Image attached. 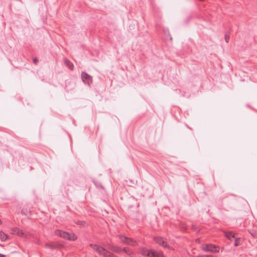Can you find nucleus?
Returning <instances> with one entry per match:
<instances>
[{"instance_id": "1", "label": "nucleus", "mask_w": 257, "mask_h": 257, "mask_svg": "<svg viewBox=\"0 0 257 257\" xmlns=\"http://www.w3.org/2000/svg\"><path fill=\"white\" fill-rule=\"evenodd\" d=\"M90 246L94 251L105 257H118L99 245L90 244Z\"/></svg>"}, {"instance_id": "2", "label": "nucleus", "mask_w": 257, "mask_h": 257, "mask_svg": "<svg viewBox=\"0 0 257 257\" xmlns=\"http://www.w3.org/2000/svg\"><path fill=\"white\" fill-rule=\"evenodd\" d=\"M55 234L70 241H75L77 239L76 235L73 233H69L61 230H57L55 232Z\"/></svg>"}, {"instance_id": "3", "label": "nucleus", "mask_w": 257, "mask_h": 257, "mask_svg": "<svg viewBox=\"0 0 257 257\" xmlns=\"http://www.w3.org/2000/svg\"><path fill=\"white\" fill-rule=\"evenodd\" d=\"M202 248L204 251H210L212 252H218L219 249L218 246L211 243L203 245Z\"/></svg>"}, {"instance_id": "4", "label": "nucleus", "mask_w": 257, "mask_h": 257, "mask_svg": "<svg viewBox=\"0 0 257 257\" xmlns=\"http://www.w3.org/2000/svg\"><path fill=\"white\" fill-rule=\"evenodd\" d=\"M143 255L147 257H159V253L153 249H148L143 248L141 250Z\"/></svg>"}, {"instance_id": "5", "label": "nucleus", "mask_w": 257, "mask_h": 257, "mask_svg": "<svg viewBox=\"0 0 257 257\" xmlns=\"http://www.w3.org/2000/svg\"><path fill=\"white\" fill-rule=\"evenodd\" d=\"M119 238L122 242L125 244L133 246H134L136 244V242L135 241H134L132 239L128 238L123 235H119Z\"/></svg>"}, {"instance_id": "6", "label": "nucleus", "mask_w": 257, "mask_h": 257, "mask_svg": "<svg viewBox=\"0 0 257 257\" xmlns=\"http://www.w3.org/2000/svg\"><path fill=\"white\" fill-rule=\"evenodd\" d=\"M11 233L13 234H16L21 237H26V233L22 230L17 227H14L11 230Z\"/></svg>"}, {"instance_id": "7", "label": "nucleus", "mask_w": 257, "mask_h": 257, "mask_svg": "<svg viewBox=\"0 0 257 257\" xmlns=\"http://www.w3.org/2000/svg\"><path fill=\"white\" fill-rule=\"evenodd\" d=\"M108 247V249L111 251L117 253H120L121 252H123V248H121L120 246L117 245L109 244Z\"/></svg>"}, {"instance_id": "8", "label": "nucleus", "mask_w": 257, "mask_h": 257, "mask_svg": "<svg viewBox=\"0 0 257 257\" xmlns=\"http://www.w3.org/2000/svg\"><path fill=\"white\" fill-rule=\"evenodd\" d=\"M81 78H82V81L88 84H89V83L92 82L91 77L90 75H89L88 74H87L85 72L82 73Z\"/></svg>"}, {"instance_id": "9", "label": "nucleus", "mask_w": 257, "mask_h": 257, "mask_svg": "<svg viewBox=\"0 0 257 257\" xmlns=\"http://www.w3.org/2000/svg\"><path fill=\"white\" fill-rule=\"evenodd\" d=\"M164 37V40L166 41H170L171 42L172 41V38L170 34V33L168 30H163Z\"/></svg>"}, {"instance_id": "10", "label": "nucleus", "mask_w": 257, "mask_h": 257, "mask_svg": "<svg viewBox=\"0 0 257 257\" xmlns=\"http://www.w3.org/2000/svg\"><path fill=\"white\" fill-rule=\"evenodd\" d=\"M9 238V236L2 231H0V239L4 241Z\"/></svg>"}, {"instance_id": "11", "label": "nucleus", "mask_w": 257, "mask_h": 257, "mask_svg": "<svg viewBox=\"0 0 257 257\" xmlns=\"http://www.w3.org/2000/svg\"><path fill=\"white\" fill-rule=\"evenodd\" d=\"M236 234L233 233L232 232H226L225 236L229 239L231 240L232 238H235Z\"/></svg>"}, {"instance_id": "12", "label": "nucleus", "mask_w": 257, "mask_h": 257, "mask_svg": "<svg viewBox=\"0 0 257 257\" xmlns=\"http://www.w3.org/2000/svg\"><path fill=\"white\" fill-rule=\"evenodd\" d=\"M123 252H124L129 255H131L133 254V251L128 248H123Z\"/></svg>"}, {"instance_id": "13", "label": "nucleus", "mask_w": 257, "mask_h": 257, "mask_svg": "<svg viewBox=\"0 0 257 257\" xmlns=\"http://www.w3.org/2000/svg\"><path fill=\"white\" fill-rule=\"evenodd\" d=\"M234 238L235 239V241H234V245L235 246H238L240 244V238H237L236 237Z\"/></svg>"}, {"instance_id": "14", "label": "nucleus", "mask_w": 257, "mask_h": 257, "mask_svg": "<svg viewBox=\"0 0 257 257\" xmlns=\"http://www.w3.org/2000/svg\"><path fill=\"white\" fill-rule=\"evenodd\" d=\"M224 38H225V42L226 43H228L229 42V38H230V33L229 32H227L225 33Z\"/></svg>"}, {"instance_id": "15", "label": "nucleus", "mask_w": 257, "mask_h": 257, "mask_svg": "<svg viewBox=\"0 0 257 257\" xmlns=\"http://www.w3.org/2000/svg\"><path fill=\"white\" fill-rule=\"evenodd\" d=\"M65 63L67 65V66L69 67V68L71 70H73L74 66H73V64L72 63H71L70 62H69L68 60H66L65 61Z\"/></svg>"}, {"instance_id": "16", "label": "nucleus", "mask_w": 257, "mask_h": 257, "mask_svg": "<svg viewBox=\"0 0 257 257\" xmlns=\"http://www.w3.org/2000/svg\"><path fill=\"white\" fill-rule=\"evenodd\" d=\"M162 246L166 248H170V246L167 244L166 242H165L164 241H162Z\"/></svg>"}, {"instance_id": "17", "label": "nucleus", "mask_w": 257, "mask_h": 257, "mask_svg": "<svg viewBox=\"0 0 257 257\" xmlns=\"http://www.w3.org/2000/svg\"><path fill=\"white\" fill-rule=\"evenodd\" d=\"M197 257H216V256L213 255H198Z\"/></svg>"}, {"instance_id": "18", "label": "nucleus", "mask_w": 257, "mask_h": 257, "mask_svg": "<svg viewBox=\"0 0 257 257\" xmlns=\"http://www.w3.org/2000/svg\"><path fill=\"white\" fill-rule=\"evenodd\" d=\"M250 234L254 237H257V232L255 231L251 232H250Z\"/></svg>"}, {"instance_id": "19", "label": "nucleus", "mask_w": 257, "mask_h": 257, "mask_svg": "<svg viewBox=\"0 0 257 257\" xmlns=\"http://www.w3.org/2000/svg\"><path fill=\"white\" fill-rule=\"evenodd\" d=\"M33 61H34V63H35V64H37V63H38V60L37 58H34V59H33Z\"/></svg>"}, {"instance_id": "20", "label": "nucleus", "mask_w": 257, "mask_h": 257, "mask_svg": "<svg viewBox=\"0 0 257 257\" xmlns=\"http://www.w3.org/2000/svg\"><path fill=\"white\" fill-rule=\"evenodd\" d=\"M5 256H6V255L5 254L0 253V257H5Z\"/></svg>"}, {"instance_id": "21", "label": "nucleus", "mask_w": 257, "mask_h": 257, "mask_svg": "<svg viewBox=\"0 0 257 257\" xmlns=\"http://www.w3.org/2000/svg\"><path fill=\"white\" fill-rule=\"evenodd\" d=\"M2 224V220L0 219V225H1Z\"/></svg>"}, {"instance_id": "22", "label": "nucleus", "mask_w": 257, "mask_h": 257, "mask_svg": "<svg viewBox=\"0 0 257 257\" xmlns=\"http://www.w3.org/2000/svg\"><path fill=\"white\" fill-rule=\"evenodd\" d=\"M162 257H164V255L162 254Z\"/></svg>"}]
</instances>
